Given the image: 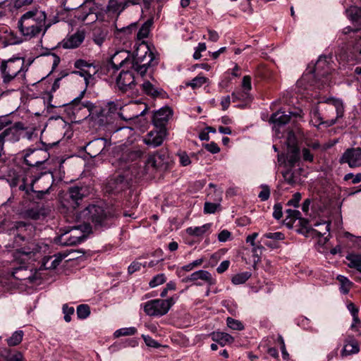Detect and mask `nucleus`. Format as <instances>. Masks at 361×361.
I'll list each match as a JSON object with an SVG mask.
<instances>
[{
  "instance_id": "54",
  "label": "nucleus",
  "mask_w": 361,
  "mask_h": 361,
  "mask_svg": "<svg viewBox=\"0 0 361 361\" xmlns=\"http://www.w3.org/2000/svg\"><path fill=\"white\" fill-rule=\"evenodd\" d=\"M85 72V69H78V71H74L72 73L80 75L84 78L86 85L89 83V80L92 78L95 75V71Z\"/></svg>"
},
{
  "instance_id": "29",
  "label": "nucleus",
  "mask_w": 361,
  "mask_h": 361,
  "mask_svg": "<svg viewBox=\"0 0 361 361\" xmlns=\"http://www.w3.org/2000/svg\"><path fill=\"white\" fill-rule=\"evenodd\" d=\"M42 245L37 243L35 240L28 242L27 244L25 245L23 247L19 248L18 250L20 253L23 254L31 258L34 257L36 254L39 253L41 251Z\"/></svg>"
},
{
  "instance_id": "53",
  "label": "nucleus",
  "mask_w": 361,
  "mask_h": 361,
  "mask_svg": "<svg viewBox=\"0 0 361 361\" xmlns=\"http://www.w3.org/2000/svg\"><path fill=\"white\" fill-rule=\"evenodd\" d=\"M109 111L113 113L116 111L117 109H119L120 111H125L127 110H133L134 109L137 108V105L135 104H132L129 106H126L121 108V106H119L118 104H116L115 102H110L109 103Z\"/></svg>"
},
{
  "instance_id": "16",
  "label": "nucleus",
  "mask_w": 361,
  "mask_h": 361,
  "mask_svg": "<svg viewBox=\"0 0 361 361\" xmlns=\"http://www.w3.org/2000/svg\"><path fill=\"white\" fill-rule=\"evenodd\" d=\"M47 159V153L40 149H27L25 151L24 161L30 166H38Z\"/></svg>"
},
{
  "instance_id": "50",
  "label": "nucleus",
  "mask_w": 361,
  "mask_h": 361,
  "mask_svg": "<svg viewBox=\"0 0 361 361\" xmlns=\"http://www.w3.org/2000/svg\"><path fill=\"white\" fill-rule=\"evenodd\" d=\"M227 326L237 331H241L244 329L243 324L239 321L231 317H228L226 319Z\"/></svg>"
},
{
  "instance_id": "58",
  "label": "nucleus",
  "mask_w": 361,
  "mask_h": 361,
  "mask_svg": "<svg viewBox=\"0 0 361 361\" xmlns=\"http://www.w3.org/2000/svg\"><path fill=\"white\" fill-rule=\"evenodd\" d=\"M258 233H253L252 234L248 235L246 238V242L247 243H250L252 246L254 247L253 252H257L258 249L262 250L264 249L263 246L262 245H255V239L257 237Z\"/></svg>"
},
{
  "instance_id": "59",
  "label": "nucleus",
  "mask_w": 361,
  "mask_h": 361,
  "mask_svg": "<svg viewBox=\"0 0 361 361\" xmlns=\"http://www.w3.org/2000/svg\"><path fill=\"white\" fill-rule=\"evenodd\" d=\"M262 190L259 193L258 197L262 201H266L269 198L270 189L267 185H262Z\"/></svg>"
},
{
  "instance_id": "60",
  "label": "nucleus",
  "mask_w": 361,
  "mask_h": 361,
  "mask_svg": "<svg viewBox=\"0 0 361 361\" xmlns=\"http://www.w3.org/2000/svg\"><path fill=\"white\" fill-rule=\"evenodd\" d=\"M343 179L346 181L352 179V183L356 184L361 182V173H359L354 175L352 173H349L345 175Z\"/></svg>"
},
{
  "instance_id": "18",
  "label": "nucleus",
  "mask_w": 361,
  "mask_h": 361,
  "mask_svg": "<svg viewBox=\"0 0 361 361\" xmlns=\"http://www.w3.org/2000/svg\"><path fill=\"white\" fill-rule=\"evenodd\" d=\"M341 164H348L350 168L361 166V148H349L340 158Z\"/></svg>"
},
{
  "instance_id": "21",
  "label": "nucleus",
  "mask_w": 361,
  "mask_h": 361,
  "mask_svg": "<svg viewBox=\"0 0 361 361\" xmlns=\"http://www.w3.org/2000/svg\"><path fill=\"white\" fill-rule=\"evenodd\" d=\"M166 136V128H157L156 130H151L144 138V142L153 147L160 146Z\"/></svg>"
},
{
  "instance_id": "55",
  "label": "nucleus",
  "mask_w": 361,
  "mask_h": 361,
  "mask_svg": "<svg viewBox=\"0 0 361 361\" xmlns=\"http://www.w3.org/2000/svg\"><path fill=\"white\" fill-rule=\"evenodd\" d=\"M265 238L273 239L275 240H282L285 238V235L281 232L267 233L262 236L261 240H263Z\"/></svg>"
},
{
  "instance_id": "13",
  "label": "nucleus",
  "mask_w": 361,
  "mask_h": 361,
  "mask_svg": "<svg viewBox=\"0 0 361 361\" xmlns=\"http://www.w3.org/2000/svg\"><path fill=\"white\" fill-rule=\"evenodd\" d=\"M85 90L80 92V94L73 99L70 105L73 106L75 110H80L82 108L87 109L89 115L92 116L99 117L103 115L102 108L95 106L93 103L90 101L83 102L81 103V99L85 95Z\"/></svg>"
},
{
  "instance_id": "22",
  "label": "nucleus",
  "mask_w": 361,
  "mask_h": 361,
  "mask_svg": "<svg viewBox=\"0 0 361 361\" xmlns=\"http://www.w3.org/2000/svg\"><path fill=\"white\" fill-rule=\"evenodd\" d=\"M172 115L173 111L170 107H163L154 114L152 122L157 128H166L165 126Z\"/></svg>"
},
{
  "instance_id": "41",
  "label": "nucleus",
  "mask_w": 361,
  "mask_h": 361,
  "mask_svg": "<svg viewBox=\"0 0 361 361\" xmlns=\"http://www.w3.org/2000/svg\"><path fill=\"white\" fill-rule=\"evenodd\" d=\"M337 279L341 283V292L343 294L348 293L353 283L348 278L342 275H338Z\"/></svg>"
},
{
  "instance_id": "57",
  "label": "nucleus",
  "mask_w": 361,
  "mask_h": 361,
  "mask_svg": "<svg viewBox=\"0 0 361 361\" xmlns=\"http://www.w3.org/2000/svg\"><path fill=\"white\" fill-rule=\"evenodd\" d=\"M315 226H322L324 227V231H320L316 229H312V231L316 233L318 236H323L326 233H328L330 230V223L324 222V223H317L314 224Z\"/></svg>"
},
{
  "instance_id": "56",
  "label": "nucleus",
  "mask_w": 361,
  "mask_h": 361,
  "mask_svg": "<svg viewBox=\"0 0 361 361\" xmlns=\"http://www.w3.org/2000/svg\"><path fill=\"white\" fill-rule=\"evenodd\" d=\"M297 143V137L295 133L293 131L288 132L286 139L287 148L298 147Z\"/></svg>"
},
{
  "instance_id": "48",
  "label": "nucleus",
  "mask_w": 361,
  "mask_h": 361,
  "mask_svg": "<svg viewBox=\"0 0 361 361\" xmlns=\"http://www.w3.org/2000/svg\"><path fill=\"white\" fill-rule=\"evenodd\" d=\"M121 51H119L120 52ZM118 53V51H116L114 55L111 59L110 63L107 65V68L109 69L110 67H111L114 71H118L120 68L124 66H120V62L125 59V56H123V55H120L116 59H115L116 54Z\"/></svg>"
},
{
  "instance_id": "64",
  "label": "nucleus",
  "mask_w": 361,
  "mask_h": 361,
  "mask_svg": "<svg viewBox=\"0 0 361 361\" xmlns=\"http://www.w3.org/2000/svg\"><path fill=\"white\" fill-rule=\"evenodd\" d=\"M286 213L287 214V219H290L291 220L295 221L296 219H300V217L301 216V213L298 210L288 209L286 210Z\"/></svg>"
},
{
  "instance_id": "9",
  "label": "nucleus",
  "mask_w": 361,
  "mask_h": 361,
  "mask_svg": "<svg viewBox=\"0 0 361 361\" xmlns=\"http://www.w3.org/2000/svg\"><path fill=\"white\" fill-rule=\"evenodd\" d=\"M175 303L173 297L166 300L154 299L145 303V312L152 317H161L166 314L171 306Z\"/></svg>"
},
{
  "instance_id": "30",
  "label": "nucleus",
  "mask_w": 361,
  "mask_h": 361,
  "mask_svg": "<svg viewBox=\"0 0 361 361\" xmlns=\"http://www.w3.org/2000/svg\"><path fill=\"white\" fill-rule=\"evenodd\" d=\"M212 339L221 346L231 344L234 341V338L232 336L227 333L220 331L213 332Z\"/></svg>"
},
{
  "instance_id": "63",
  "label": "nucleus",
  "mask_w": 361,
  "mask_h": 361,
  "mask_svg": "<svg viewBox=\"0 0 361 361\" xmlns=\"http://www.w3.org/2000/svg\"><path fill=\"white\" fill-rule=\"evenodd\" d=\"M300 200L301 194L300 192H295L293 195V197L290 200H288L287 205L293 206L294 207H298Z\"/></svg>"
},
{
  "instance_id": "25",
  "label": "nucleus",
  "mask_w": 361,
  "mask_h": 361,
  "mask_svg": "<svg viewBox=\"0 0 361 361\" xmlns=\"http://www.w3.org/2000/svg\"><path fill=\"white\" fill-rule=\"evenodd\" d=\"M360 351V345L353 336H348L344 341V346L341 351L342 356L357 354Z\"/></svg>"
},
{
  "instance_id": "5",
  "label": "nucleus",
  "mask_w": 361,
  "mask_h": 361,
  "mask_svg": "<svg viewBox=\"0 0 361 361\" xmlns=\"http://www.w3.org/2000/svg\"><path fill=\"white\" fill-rule=\"evenodd\" d=\"M135 168V164H130L121 172L113 175L106 184V192L111 195H118L127 190L133 179L142 178L145 172V169L140 172L136 171Z\"/></svg>"
},
{
  "instance_id": "43",
  "label": "nucleus",
  "mask_w": 361,
  "mask_h": 361,
  "mask_svg": "<svg viewBox=\"0 0 361 361\" xmlns=\"http://www.w3.org/2000/svg\"><path fill=\"white\" fill-rule=\"evenodd\" d=\"M142 90L145 94L152 97H157L159 94V92L149 81H145L142 84Z\"/></svg>"
},
{
  "instance_id": "15",
  "label": "nucleus",
  "mask_w": 361,
  "mask_h": 361,
  "mask_svg": "<svg viewBox=\"0 0 361 361\" xmlns=\"http://www.w3.org/2000/svg\"><path fill=\"white\" fill-rule=\"evenodd\" d=\"M123 70L116 78V86L118 89L123 93L131 90L135 86V80L132 69L126 68Z\"/></svg>"
},
{
  "instance_id": "62",
  "label": "nucleus",
  "mask_w": 361,
  "mask_h": 361,
  "mask_svg": "<svg viewBox=\"0 0 361 361\" xmlns=\"http://www.w3.org/2000/svg\"><path fill=\"white\" fill-rule=\"evenodd\" d=\"M203 146L208 152L212 154H216L220 152V147L214 142L204 144Z\"/></svg>"
},
{
  "instance_id": "42",
  "label": "nucleus",
  "mask_w": 361,
  "mask_h": 361,
  "mask_svg": "<svg viewBox=\"0 0 361 361\" xmlns=\"http://www.w3.org/2000/svg\"><path fill=\"white\" fill-rule=\"evenodd\" d=\"M61 262V257H55L53 259L52 257L44 258L42 266L45 269H55L56 268Z\"/></svg>"
},
{
  "instance_id": "27",
  "label": "nucleus",
  "mask_w": 361,
  "mask_h": 361,
  "mask_svg": "<svg viewBox=\"0 0 361 361\" xmlns=\"http://www.w3.org/2000/svg\"><path fill=\"white\" fill-rule=\"evenodd\" d=\"M290 120V115L281 110L274 113L270 118V121L274 123V128L276 129V131H278L280 127L289 123Z\"/></svg>"
},
{
  "instance_id": "36",
  "label": "nucleus",
  "mask_w": 361,
  "mask_h": 361,
  "mask_svg": "<svg viewBox=\"0 0 361 361\" xmlns=\"http://www.w3.org/2000/svg\"><path fill=\"white\" fill-rule=\"evenodd\" d=\"M24 332L22 330L16 331L12 335L6 339V343L8 346H16L19 345L23 338Z\"/></svg>"
},
{
  "instance_id": "40",
  "label": "nucleus",
  "mask_w": 361,
  "mask_h": 361,
  "mask_svg": "<svg viewBox=\"0 0 361 361\" xmlns=\"http://www.w3.org/2000/svg\"><path fill=\"white\" fill-rule=\"evenodd\" d=\"M152 24V20H148L142 25L137 32V39L141 40L148 37Z\"/></svg>"
},
{
  "instance_id": "24",
  "label": "nucleus",
  "mask_w": 361,
  "mask_h": 361,
  "mask_svg": "<svg viewBox=\"0 0 361 361\" xmlns=\"http://www.w3.org/2000/svg\"><path fill=\"white\" fill-rule=\"evenodd\" d=\"M85 35L82 32H77L75 34L64 39L61 44L64 49H75L78 47L84 41Z\"/></svg>"
},
{
  "instance_id": "8",
  "label": "nucleus",
  "mask_w": 361,
  "mask_h": 361,
  "mask_svg": "<svg viewBox=\"0 0 361 361\" xmlns=\"http://www.w3.org/2000/svg\"><path fill=\"white\" fill-rule=\"evenodd\" d=\"M325 102L331 104L335 107L336 111V117L334 119L324 121L319 111V109L317 108H315L310 112V122L314 126H319L322 124H326V126L328 127L331 126L336 123V121L338 118H342L343 116L344 106L343 102L341 99L336 98H329L325 100Z\"/></svg>"
},
{
  "instance_id": "1",
  "label": "nucleus",
  "mask_w": 361,
  "mask_h": 361,
  "mask_svg": "<svg viewBox=\"0 0 361 361\" xmlns=\"http://www.w3.org/2000/svg\"><path fill=\"white\" fill-rule=\"evenodd\" d=\"M120 55L125 56V59L120 62V66L134 70L141 76L145 75L149 67L154 66L158 63L154 54L145 43L140 44L133 54L131 55L130 52L121 50L116 54L115 59Z\"/></svg>"
},
{
  "instance_id": "38",
  "label": "nucleus",
  "mask_w": 361,
  "mask_h": 361,
  "mask_svg": "<svg viewBox=\"0 0 361 361\" xmlns=\"http://www.w3.org/2000/svg\"><path fill=\"white\" fill-rule=\"evenodd\" d=\"M231 97L233 102H235L237 101L248 102L252 99L250 93L243 89L233 92Z\"/></svg>"
},
{
  "instance_id": "12",
  "label": "nucleus",
  "mask_w": 361,
  "mask_h": 361,
  "mask_svg": "<svg viewBox=\"0 0 361 361\" xmlns=\"http://www.w3.org/2000/svg\"><path fill=\"white\" fill-rule=\"evenodd\" d=\"M300 161L299 147L287 148L286 154H278V162L284 167L298 166Z\"/></svg>"
},
{
  "instance_id": "49",
  "label": "nucleus",
  "mask_w": 361,
  "mask_h": 361,
  "mask_svg": "<svg viewBox=\"0 0 361 361\" xmlns=\"http://www.w3.org/2000/svg\"><path fill=\"white\" fill-rule=\"evenodd\" d=\"M219 209H221V204L219 202H206L204 205L205 214H214Z\"/></svg>"
},
{
  "instance_id": "33",
  "label": "nucleus",
  "mask_w": 361,
  "mask_h": 361,
  "mask_svg": "<svg viewBox=\"0 0 361 361\" xmlns=\"http://www.w3.org/2000/svg\"><path fill=\"white\" fill-rule=\"evenodd\" d=\"M209 188L212 190L208 192L207 197L210 200L214 202H219L221 204L222 200L223 190L219 189L214 183H209Z\"/></svg>"
},
{
  "instance_id": "52",
  "label": "nucleus",
  "mask_w": 361,
  "mask_h": 361,
  "mask_svg": "<svg viewBox=\"0 0 361 361\" xmlns=\"http://www.w3.org/2000/svg\"><path fill=\"white\" fill-rule=\"evenodd\" d=\"M166 281V278L165 275L164 274H159L152 278V279L149 283V286L151 288H154L164 283Z\"/></svg>"
},
{
  "instance_id": "26",
  "label": "nucleus",
  "mask_w": 361,
  "mask_h": 361,
  "mask_svg": "<svg viewBox=\"0 0 361 361\" xmlns=\"http://www.w3.org/2000/svg\"><path fill=\"white\" fill-rule=\"evenodd\" d=\"M84 238L85 235L82 233H80V235H73L69 232L64 231L59 237V242L62 245H75L82 242Z\"/></svg>"
},
{
  "instance_id": "34",
  "label": "nucleus",
  "mask_w": 361,
  "mask_h": 361,
  "mask_svg": "<svg viewBox=\"0 0 361 361\" xmlns=\"http://www.w3.org/2000/svg\"><path fill=\"white\" fill-rule=\"evenodd\" d=\"M346 259L349 262L348 266L350 268L355 269L361 274V255L360 254H349L346 256Z\"/></svg>"
},
{
  "instance_id": "51",
  "label": "nucleus",
  "mask_w": 361,
  "mask_h": 361,
  "mask_svg": "<svg viewBox=\"0 0 361 361\" xmlns=\"http://www.w3.org/2000/svg\"><path fill=\"white\" fill-rule=\"evenodd\" d=\"M90 314V309L87 305H80L77 307V315L80 319H86Z\"/></svg>"
},
{
  "instance_id": "31",
  "label": "nucleus",
  "mask_w": 361,
  "mask_h": 361,
  "mask_svg": "<svg viewBox=\"0 0 361 361\" xmlns=\"http://www.w3.org/2000/svg\"><path fill=\"white\" fill-rule=\"evenodd\" d=\"M107 35L106 29L96 27L92 31V40L97 45L101 47L106 39Z\"/></svg>"
},
{
  "instance_id": "19",
  "label": "nucleus",
  "mask_w": 361,
  "mask_h": 361,
  "mask_svg": "<svg viewBox=\"0 0 361 361\" xmlns=\"http://www.w3.org/2000/svg\"><path fill=\"white\" fill-rule=\"evenodd\" d=\"M13 229L16 231V233H15V241L16 243H18L20 240H27L31 238L35 231V228L32 224H26L23 221L16 222Z\"/></svg>"
},
{
  "instance_id": "20",
  "label": "nucleus",
  "mask_w": 361,
  "mask_h": 361,
  "mask_svg": "<svg viewBox=\"0 0 361 361\" xmlns=\"http://www.w3.org/2000/svg\"><path fill=\"white\" fill-rule=\"evenodd\" d=\"M20 123H16L14 126L4 130L0 134V149H3L4 144L5 142H16L20 140V130L18 128Z\"/></svg>"
},
{
  "instance_id": "14",
  "label": "nucleus",
  "mask_w": 361,
  "mask_h": 361,
  "mask_svg": "<svg viewBox=\"0 0 361 361\" xmlns=\"http://www.w3.org/2000/svg\"><path fill=\"white\" fill-rule=\"evenodd\" d=\"M85 90L80 92V94L73 99L70 105L73 106L75 110H80L82 108L87 109L89 115L92 116L99 117L103 115L102 108L95 106L93 103L90 101L83 102L81 103V99L85 95Z\"/></svg>"
},
{
  "instance_id": "35",
  "label": "nucleus",
  "mask_w": 361,
  "mask_h": 361,
  "mask_svg": "<svg viewBox=\"0 0 361 361\" xmlns=\"http://www.w3.org/2000/svg\"><path fill=\"white\" fill-rule=\"evenodd\" d=\"M127 6L128 2H122L119 0H109L107 8L109 11L121 13Z\"/></svg>"
},
{
  "instance_id": "44",
  "label": "nucleus",
  "mask_w": 361,
  "mask_h": 361,
  "mask_svg": "<svg viewBox=\"0 0 361 361\" xmlns=\"http://www.w3.org/2000/svg\"><path fill=\"white\" fill-rule=\"evenodd\" d=\"M27 270L23 267H18L16 268H13V271L11 272L13 278L18 280H25L26 279H30V276H27L24 273H26Z\"/></svg>"
},
{
  "instance_id": "6",
  "label": "nucleus",
  "mask_w": 361,
  "mask_h": 361,
  "mask_svg": "<svg viewBox=\"0 0 361 361\" xmlns=\"http://www.w3.org/2000/svg\"><path fill=\"white\" fill-rule=\"evenodd\" d=\"M27 71L23 57H13L0 61V73L4 84L8 85L16 78L20 86L24 85Z\"/></svg>"
},
{
  "instance_id": "61",
  "label": "nucleus",
  "mask_w": 361,
  "mask_h": 361,
  "mask_svg": "<svg viewBox=\"0 0 361 361\" xmlns=\"http://www.w3.org/2000/svg\"><path fill=\"white\" fill-rule=\"evenodd\" d=\"M302 158L304 161L312 162L314 161V155L308 148L302 149Z\"/></svg>"
},
{
  "instance_id": "7",
  "label": "nucleus",
  "mask_w": 361,
  "mask_h": 361,
  "mask_svg": "<svg viewBox=\"0 0 361 361\" xmlns=\"http://www.w3.org/2000/svg\"><path fill=\"white\" fill-rule=\"evenodd\" d=\"M331 57L327 56H320L317 61L314 71H310L302 77V80H309L312 78L315 79V85L319 87L329 85V75L331 72Z\"/></svg>"
},
{
  "instance_id": "32",
  "label": "nucleus",
  "mask_w": 361,
  "mask_h": 361,
  "mask_svg": "<svg viewBox=\"0 0 361 361\" xmlns=\"http://www.w3.org/2000/svg\"><path fill=\"white\" fill-rule=\"evenodd\" d=\"M44 215L43 209L39 206H36L32 208L26 209L23 212V216L25 218L30 219L32 220H38Z\"/></svg>"
},
{
  "instance_id": "10",
  "label": "nucleus",
  "mask_w": 361,
  "mask_h": 361,
  "mask_svg": "<svg viewBox=\"0 0 361 361\" xmlns=\"http://www.w3.org/2000/svg\"><path fill=\"white\" fill-rule=\"evenodd\" d=\"M168 155L166 151H161L159 152L154 153L149 155L147 159L144 162L145 166H137L136 164L135 171L141 172L142 170L145 169V172L144 175L150 172V169L152 171L158 169L166 167L167 164Z\"/></svg>"
},
{
  "instance_id": "11",
  "label": "nucleus",
  "mask_w": 361,
  "mask_h": 361,
  "mask_svg": "<svg viewBox=\"0 0 361 361\" xmlns=\"http://www.w3.org/2000/svg\"><path fill=\"white\" fill-rule=\"evenodd\" d=\"M181 281L183 283L193 282V284L197 286L203 285V283L207 284L209 286H213L216 283V280L213 278L212 274L206 270L196 271L189 276L183 278Z\"/></svg>"
},
{
  "instance_id": "39",
  "label": "nucleus",
  "mask_w": 361,
  "mask_h": 361,
  "mask_svg": "<svg viewBox=\"0 0 361 361\" xmlns=\"http://www.w3.org/2000/svg\"><path fill=\"white\" fill-rule=\"evenodd\" d=\"M2 357L6 361H23V355L18 350H5Z\"/></svg>"
},
{
  "instance_id": "2",
  "label": "nucleus",
  "mask_w": 361,
  "mask_h": 361,
  "mask_svg": "<svg viewBox=\"0 0 361 361\" xmlns=\"http://www.w3.org/2000/svg\"><path fill=\"white\" fill-rule=\"evenodd\" d=\"M47 14L38 8L25 12L18 21V28L21 35L26 39L44 35L49 28L46 25Z\"/></svg>"
},
{
  "instance_id": "23",
  "label": "nucleus",
  "mask_w": 361,
  "mask_h": 361,
  "mask_svg": "<svg viewBox=\"0 0 361 361\" xmlns=\"http://www.w3.org/2000/svg\"><path fill=\"white\" fill-rule=\"evenodd\" d=\"M87 194V189L83 186H73L68 189L69 200L72 202V207L75 209Z\"/></svg>"
},
{
  "instance_id": "37",
  "label": "nucleus",
  "mask_w": 361,
  "mask_h": 361,
  "mask_svg": "<svg viewBox=\"0 0 361 361\" xmlns=\"http://www.w3.org/2000/svg\"><path fill=\"white\" fill-rule=\"evenodd\" d=\"M211 227L210 224H206L201 226L189 227L186 229V233L190 235L201 236L206 233Z\"/></svg>"
},
{
  "instance_id": "17",
  "label": "nucleus",
  "mask_w": 361,
  "mask_h": 361,
  "mask_svg": "<svg viewBox=\"0 0 361 361\" xmlns=\"http://www.w3.org/2000/svg\"><path fill=\"white\" fill-rule=\"evenodd\" d=\"M348 18L353 27L347 26L343 30V33L347 35L351 32H355L361 30V8L357 6H350L346 9Z\"/></svg>"
},
{
  "instance_id": "47",
  "label": "nucleus",
  "mask_w": 361,
  "mask_h": 361,
  "mask_svg": "<svg viewBox=\"0 0 361 361\" xmlns=\"http://www.w3.org/2000/svg\"><path fill=\"white\" fill-rule=\"evenodd\" d=\"M136 332L137 329L135 327H126L116 330L114 335L115 337L118 338L120 336H133Z\"/></svg>"
},
{
  "instance_id": "46",
  "label": "nucleus",
  "mask_w": 361,
  "mask_h": 361,
  "mask_svg": "<svg viewBox=\"0 0 361 361\" xmlns=\"http://www.w3.org/2000/svg\"><path fill=\"white\" fill-rule=\"evenodd\" d=\"M207 81V78L201 75H197L195 78H194L191 81L187 82L186 85L191 87L192 89H195L203 85L204 83H206Z\"/></svg>"
},
{
  "instance_id": "4",
  "label": "nucleus",
  "mask_w": 361,
  "mask_h": 361,
  "mask_svg": "<svg viewBox=\"0 0 361 361\" xmlns=\"http://www.w3.org/2000/svg\"><path fill=\"white\" fill-rule=\"evenodd\" d=\"M54 183V176L49 172H41L37 175H32V172H27L22 178V184L19 185V190L25 191L27 195L30 192L37 193L38 198H42L44 195L49 193Z\"/></svg>"
},
{
  "instance_id": "45",
  "label": "nucleus",
  "mask_w": 361,
  "mask_h": 361,
  "mask_svg": "<svg viewBox=\"0 0 361 361\" xmlns=\"http://www.w3.org/2000/svg\"><path fill=\"white\" fill-rule=\"evenodd\" d=\"M251 274L248 271L238 274L232 278V283L235 285L243 284L249 279Z\"/></svg>"
},
{
  "instance_id": "28",
  "label": "nucleus",
  "mask_w": 361,
  "mask_h": 361,
  "mask_svg": "<svg viewBox=\"0 0 361 361\" xmlns=\"http://www.w3.org/2000/svg\"><path fill=\"white\" fill-rule=\"evenodd\" d=\"M286 169L282 171V176L286 183L290 185L296 184L300 180V171L301 169H294L295 167H285Z\"/></svg>"
},
{
  "instance_id": "3",
  "label": "nucleus",
  "mask_w": 361,
  "mask_h": 361,
  "mask_svg": "<svg viewBox=\"0 0 361 361\" xmlns=\"http://www.w3.org/2000/svg\"><path fill=\"white\" fill-rule=\"evenodd\" d=\"M80 217L91 222L95 230L104 231L114 224L118 214L113 207L90 204L81 212Z\"/></svg>"
}]
</instances>
